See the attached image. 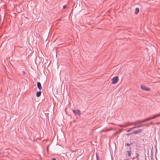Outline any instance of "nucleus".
Here are the masks:
<instances>
[{
  "label": "nucleus",
  "mask_w": 160,
  "mask_h": 160,
  "mask_svg": "<svg viewBox=\"0 0 160 160\" xmlns=\"http://www.w3.org/2000/svg\"><path fill=\"white\" fill-rule=\"evenodd\" d=\"M37 87L39 90H41L42 89V86L41 83L38 82L37 83Z\"/></svg>",
  "instance_id": "39448f33"
},
{
  "label": "nucleus",
  "mask_w": 160,
  "mask_h": 160,
  "mask_svg": "<svg viewBox=\"0 0 160 160\" xmlns=\"http://www.w3.org/2000/svg\"><path fill=\"white\" fill-rule=\"evenodd\" d=\"M127 152H128V156H130L131 155V151H127Z\"/></svg>",
  "instance_id": "9b49d317"
},
{
  "label": "nucleus",
  "mask_w": 160,
  "mask_h": 160,
  "mask_svg": "<svg viewBox=\"0 0 160 160\" xmlns=\"http://www.w3.org/2000/svg\"><path fill=\"white\" fill-rule=\"evenodd\" d=\"M128 160V159H125V160Z\"/></svg>",
  "instance_id": "bb28decb"
},
{
  "label": "nucleus",
  "mask_w": 160,
  "mask_h": 160,
  "mask_svg": "<svg viewBox=\"0 0 160 160\" xmlns=\"http://www.w3.org/2000/svg\"><path fill=\"white\" fill-rule=\"evenodd\" d=\"M112 84H115L116 83L118 80V77L116 76L115 77H114L112 79Z\"/></svg>",
  "instance_id": "f257e3e1"
},
{
  "label": "nucleus",
  "mask_w": 160,
  "mask_h": 160,
  "mask_svg": "<svg viewBox=\"0 0 160 160\" xmlns=\"http://www.w3.org/2000/svg\"><path fill=\"white\" fill-rule=\"evenodd\" d=\"M52 160H56L55 158H53Z\"/></svg>",
  "instance_id": "a878e982"
},
{
  "label": "nucleus",
  "mask_w": 160,
  "mask_h": 160,
  "mask_svg": "<svg viewBox=\"0 0 160 160\" xmlns=\"http://www.w3.org/2000/svg\"><path fill=\"white\" fill-rule=\"evenodd\" d=\"M132 143L129 144V143H126V145L127 146H129L130 145H131Z\"/></svg>",
  "instance_id": "2eb2a0df"
},
{
  "label": "nucleus",
  "mask_w": 160,
  "mask_h": 160,
  "mask_svg": "<svg viewBox=\"0 0 160 160\" xmlns=\"http://www.w3.org/2000/svg\"><path fill=\"white\" fill-rule=\"evenodd\" d=\"M151 120V118H147L146 119H145L142 121H138L137 122V123H142V122H145V121H148V120Z\"/></svg>",
  "instance_id": "7ed1b4c3"
},
{
  "label": "nucleus",
  "mask_w": 160,
  "mask_h": 160,
  "mask_svg": "<svg viewBox=\"0 0 160 160\" xmlns=\"http://www.w3.org/2000/svg\"><path fill=\"white\" fill-rule=\"evenodd\" d=\"M112 128H111V129H108L107 130H106V131H104V130H102L101 132H102V131H109L110 130H112Z\"/></svg>",
  "instance_id": "f8f14e48"
},
{
  "label": "nucleus",
  "mask_w": 160,
  "mask_h": 160,
  "mask_svg": "<svg viewBox=\"0 0 160 160\" xmlns=\"http://www.w3.org/2000/svg\"><path fill=\"white\" fill-rule=\"evenodd\" d=\"M22 73H23V75H24L25 73V72L23 71H22Z\"/></svg>",
  "instance_id": "4be33fe9"
},
{
  "label": "nucleus",
  "mask_w": 160,
  "mask_h": 160,
  "mask_svg": "<svg viewBox=\"0 0 160 160\" xmlns=\"http://www.w3.org/2000/svg\"><path fill=\"white\" fill-rule=\"evenodd\" d=\"M132 123H129L128 124H125V125H120L119 126H120V127H127V126H128L129 125H132Z\"/></svg>",
  "instance_id": "1a4fd4ad"
},
{
  "label": "nucleus",
  "mask_w": 160,
  "mask_h": 160,
  "mask_svg": "<svg viewBox=\"0 0 160 160\" xmlns=\"http://www.w3.org/2000/svg\"><path fill=\"white\" fill-rule=\"evenodd\" d=\"M144 125H145V126H148L149 124H145Z\"/></svg>",
  "instance_id": "b1692460"
},
{
  "label": "nucleus",
  "mask_w": 160,
  "mask_h": 160,
  "mask_svg": "<svg viewBox=\"0 0 160 160\" xmlns=\"http://www.w3.org/2000/svg\"><path fill=\"white\" fill-rule=\"evenodd\" d=\"M141 88L142 89L146 91H149L150 90L149 88H147L144 85H142L141 86Z\"/></svg>",
  "instance_id": "f03ea898"
},
{
  "label": "nucleus",
  "mask_w": 160,
  "mask_h": 160,
  "mask_svg": "<svg viewBox=\"0 0 160 160\" xmlns=\"http://www.w3.org/2000/svg\"><path fill=\"white\" fill-rule=\"evenodd\" d=\"M135 12H134L135 14H137L139 12V9L138 8H136L135 9Z\"/></svg>",
  "instance_id": "9d476101"
},
{
  "label": "nucleus",
  "mask_w": 160,
  "mask_h": 160,
  "mask_svg": "<svg viewBox=\"0 0 160 160\" xmlns=\"http://www.w3.org/2000/svg\"><path fill=\"white\" fill-rule=\"evenodd\" d=\"M96 158L97 160H98V156L97 154H96Z\"/></svg>",
  "instance_id": "dca6fc26"
},
{
  "label": "nucleus",
  "mask_w": 160,
  "mask_h": 160,
  "mask_svg": "<svg viewBox=\"0 0 160 160\" xmlns=\"http://www.w3.org/2000/svg\"><path fill=\"white\" fill-rule=\"evenodd\" d=\"M141 127H142V126H144L145 125H143V124H142V125H141Z\"/></svg>",
  "instance_id": "393cba45"
},
{
  "label": "nucleus",
  "mask_w": 160,
  "mask_h": 160,
  "mask_svg": "<svg viewBox=\"0 0 160 160\" xmlns=\"http://www.w3.org/2000/svg\"><path fill=\"white\" fill-rule=\"evenodd\" d=\"M132 124H133L134 125H135L136 124V123H132Z\"/></svg>",
  "instance_id": "5701e85b"
},
{
  "label": "nucleus",
  "mask_w": 160,
  "mask_h": 160,
  "mask_svg": "<svg viewBox=\"0 0 160 160\" xmlns=\"http://www.w3.org/2000/svg\"><path fill=\"white\" fill-rule=\"evenodd\" d=\"M132 134V133H128L127 134V136H128L129 135H132V134Z\"/></svg>",
  "instance_id": "f3484780"
},
{
  "label": "nucleus",
  "mask_w": 160,
  "mask_h": 160,
  "mask_svg": "<svg viewBox=\"0 0 160 160\" xmlns=\"http://www.w3.org/2000/svg\"><path fill=\"white\" fill-rule=\"evenodd\" d=\"M159 116H160V114H156V115H154L153 116V117H152V118L150 117V118H151V120L152 119L155 118H156L157 117H159Z\"/></svg>",
  "instance_id": "0eeeda50"
},
{
  "label": "nucleus",
  "mask_w": 160,
  "mask_h": 160,
  "mask_svg": "<svg viewBox=\"0 0 160 160\" xmlns=\"http://www.w3.org/2000/svg\"><path fill=\"white\" fill-rule=\"evenodd\" d=\"M73 112L75 114H78L79 116H80V111L79 110H73Z\"/></svg>",
  "instance_id": "20e7f679"
},
{
  "label": "nucleus",
  "mask_w": 160,
  "mask_h": 160,
  "mask_svg": "<svg viewBox=\"0 0 160 160\" xmlns=\"http://www.w3.org/2000/svg\"><path fill=\"white\" fill-rule=\"evenodd\" d=\"M154 124L153 122H151L149 123V124Z\"/></svg>",
  "instance_id": "6ab92c4d"
},
{
  "label": "nucleus",
  "mask_w": 160,
  "mask_h": 160,
  "mask_svg": "<svg viewBox=\"0 0 160 160\" xmlns=\"http://www.w3.org/2000/svg\"><path fill=\"white\" fill-rule=\"evenodd\" d=\"M66 7V5L64 6H63V8H65Z\"/></svg>",
  "instance_id": "412c9836"
},
{
  "label": "nucleus",
  "mask_w": 160,
  "mask_h": 160,
  "mask_svg": "<svg viewBox=\"0 0 160 160\" xmlns=\"http://www.w3.org/2000/svg\"><path fill=\"white\" fill-rule=\"evenodd\" d=\"M136 158H137V160H139V158H138V156H137L136 157Z\"/></svg>",
  "instance_id": "a211bd4d"
},
{
  "label": "nucleus",
  "mask_w": 160,
  "mask_h": 160,
  "mask_svg": "<svg viewBox=\"0 0 160 160\" xmlns=\"http://www.w3.org/2000/svg\"><path fill=\"white\" fill-rule=\"evenodd\" d=\"M160 123V122H157V123H156L155 124H156L157 125H158Z\"/></svg>",
  "instance_id": "aec40b11"
},
{
  "label": "nucleus",
  "mask_w": 160,
  "mask_h": 160,
  "mask_svg": "<svg viewBox=\"0 0 160 160\" xmlns=\"http://www.w3.org/2000/svg\"><path fill=\"white\" fill-rule=\"evenodd\" d=\"M1 154V152H0V154Z\"/></svg>",
  "instance_id": "cd10ccee"
},
{
  "label": "nucleus",
  "mask_w": 160,
  "mask_h": 160,
  "mask_svg": "<svg viewBox=\"0 0 160 160\" xmlns=\"http://www.w3.org/2000/svg\"><path fill=\"white\" fill-rule=\"evenodd\" d=\"M142 129H139L137 131H135L134 132H132V134H136L138 133H139L141 132H142Z\"/></svg>",
  "instance_id": "423d86ee"
},
{
  "label": "nucleus",
  "mask_w": 160,
  "mask_h": 160,
  "mask_svg": "<svg viewBox=\"0 0 160 160\" xmlns=\"http://www.w3.org/2000/svg\"><path fill=\"white\" fill-rule=\"evenodd\" d=\"M41 94V92L40 91L36 93V96L37 97H39Z\"/></svg>",
  "instance_id": "6e6552de"
},
{
  "label": "nucleus",
  "mask_w": 160,
  "mask_h": 160,
  "mask_svg": "<svg viewBox=\"0 0 160 160\" xmlns=\"http://www.w3.org/2000/svg\"><path fill=\"white\" fill-rule=\"evenodd\" d=\"M134 128H130L127 131L128 132H130V131H131V130L132 129H134Z\"/></svg>",
  "instance_id": "4468645a"
},
{
  "label": "nucleus",
  "mask_w": 160,
  "mask_h": 160,
  "mask_svg": "<svg viewBox=\"0 0 160 160\" xmlns=\"http://www.w3.org/2000/svg\"><path fill=\"white\" fill-rule=\"evenodd\" d=\"M141 127V125H139L138 126H135V127H133V128H139V127Z\"/></svg>",
  "instance_id": "ddd939ff"
}]
</instances>
